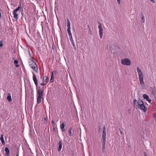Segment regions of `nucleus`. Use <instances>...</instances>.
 Instances as JSON below:
<instances>
[{"label":"nucleus","mask_w":156,"mask_h":156,"mask_svg":"<svg viewBox=\"0 0 156 156\" xmlns=\"http://www.w3.org/2000/svg\"><path fill=\"white\" fill-rule=\"evenodd\" d=\"M134 107L136 109H140L143 110L144 112L147 111V108L144 105L143 101L139 100L138 101L136 99L134 100Z\"/></svg>","instance_id":"obj_1"},{"label":"nucleus","mask_w":156,"mask_h":156,"mask_svg":"<svg viewBox=\"0 0 156 156\" xmlns=\"http://www.w3.org/2000/svg\"><path fill=\"white\" fill-rule=\"evenodd\" d=\"M144 156H147L146 152H144Z\"/></svg>","instance_id":"obj_34"},{"label":"nucleus","mask_w":156,"mask_h":156,"mask_svg":"<svg viewBox=\"0 0 156 156\" xmlns=\"http://www.w3.org/2000/svg\"><path fill=\"white\" fill-rule=\"evenodd\" d=\"M46 83H41L40 84V85H41V86H43L45 84H46Z\"/></svg>","instance_id":"obj_32"},{"label":"nucleus","mask_w":156,"mask_h":156,"mask_svg":"<svg viewBox=\"0 0 156 156\" xmlns=\"http://www.w3.org/2000/svg\"><path fill=\"white\" fill-rule=\"evenodd\" d=\"M105 145H102V151L103 153L105 152Z\"/></svg>","instance_id":"obj_20"},{"label":"nucleus","mask_w":156,"mask_h":156,"mask_svg":"<svg viewBox=\"0 0 156 156\" xmlns=\"http://www.w3.org/2000/svg\"><path fill=\"white\" fill-rule=\"evenodd\" d=\"M20 8V7L18 6L17 8L15 9L13 11V17L16 19V20H17L18 19L19 14L20 13L19 10Z\"/></svg>","instance_id":"obj_3"},{"label":"nucleus","mask_w":156,"mask_h":156,"mask_svg":"<svg viewBox=\"0 0 156 156\" xmlns=\"http://www.w3.org/2000/svg\"><path fill=\"white\" fill-rule=\"evenodd\" d=\"M106 133V127L105 126H104L103 128V133Z\"/></svg>","instance_id":"obj_22"},{"label":"nucleus","mask_w":156,"mask_h":156,"mask_svg":"<svg viewBox=\"0 0 156 156\" xmlns=\"http://www.w3.org/2000/svg\"><path fill=\"white\" fill-rule=\"evenodd\" d=\"M42 93H41V92L40 90V102L41 101V96H42Z\"/></svg>","instance_id":"obj_26"},{"label":"nucleus","mask_w":156,"mask_h":156,"mask_svg":"<svg viewBox=\"0 0 156 156\" xmlns=\"http://www.w3.org/2000/svg\"><path fill=\"white\" fill-rule=\"evenodd\" d=\"M137 71L138 73L140 84L142 87H144L145 84L144 82V75L142 72L138 67L137 68Z\"/></svg>","instance_id":"obj_2"},{"label":"nucleus","mask_w":156,"mask_h":156,"mask_svg":"<svg viewBox=\"0 0 156 156\" xmlns=\"http://www.w3.org/2000/svg\"><path fill=\"white\" fill-rule=\"evenodd\" d=\"M0 140L1 141L3 145H4L5 144V142L4 140L3 135L2 134L1 135L0 137Z\"/></svg>","instance_id":"obj_13"},{"label":"nucleus","mask_w":156,"mask_h":156,"mask_svg":"<svg viewBox=\"0 0 156 156\" xmlns=\"http://www.w3.org/2000/svg\"><path fill=\"white\" fill-rule=\"evenodd\" d=\"M106 139L102 138V145H105Z\"/></svg>","instance_id":"obj_23"},{"label":"nucleus","mask_w":156,"mask_h":156,"mask_svg":"<svg viewBox=\"0 0 156 156\" xmlns=\"http://www.w3.org/2000/svg\"><path fill=\"white\" fill-rule=\"evenodd\" d=\"M98 28L99 29V34L100 38H102L103 35V28L102 27L101 24V23H99L98 26Z\"/></svg>","instance_id":"obj_7"},{"label":"nucleus","mask_w":156,"mask_h":156,"mask_svg":"<svg viewBox=\"0 0 156 156\" xmlns=\"http://www.w3.org/2000/svg\"><path fill=\"white\" fill-rule=\"evenodd\" d=\"M7 100L9 101H11L12 100L10 95H8L7 98Z\"/></svg>","instance_id":"obj_17"},{"label":"nucleus","mask_w":156,"mask_h":156,"mask_svg":"<svg viewBox=\"0 0 156 156\" xmlns=\"http://www.w3.org/2000/svg\"><path fill=\"white\" fill-rule=\"evenodd\" d=\"M52 123H54V122L53 121H52L51 122Z\"/></svg>","instance_id":"obj_37"},{"label":"nucleus","mask_w":156,"mask_h":156,"mask_svg":"<svg viewBox=\"0 0 156 156\" xmlns=\"http://www.w3.org/2000/svg\"><path fill=\"white\" fill-rule=\"evenodd\" d=\"M54 72L55 73H57V71H56V70H55V71H53L52 72V73H51V76H54L53 73H54Z\"/></svg>","instance_id":"obj_28"},{"label":"nucleus","mask_w":156,"mask_h":156,"mask_svg":"<svg viewBox=\"0 0 156 156\" xmlns=\"http://www.w3.org/2000/svg\"><path fill=\"white\" fill-rule=\"evenodd\" d=\"M87 27H88V28H89V31H90V27H89V25H88Z\"/></svg>","instance_id":"obj_35"},{"label":"nucleus","mask_w":156,"mask_h":156,"mask_svg":"<svg viewBox=\"0 0 156 156\" xmlns=\"http://www.w3.org/2000/svg\"><path fill=\"white\" fill-rule=\"evenodd\" d=\"M142 20L143 23H144L145 22L144 17L143 14L142 15Z\"/></svg>","instance_id":"obj_25"},{"label":"nucleus","mask_w":156,"mask_h":156,"mask_svg":"<svg viewBox=\"0 0 156 156\" xmlns=\"http://www.w3.org/2000/svg\"><path fill=\"white\" fill-rule=\"evenodd\" d=\"M5 151L6 152L5 155L7 156H9L10 154V151L8 147H6L5 148Z\"/></svg>","instance_id":"obj_12"},{"label":"nucleus","mask_w":156,"mask_h":156,"mask_svg":"<svg viewBox=\"0 0 156 156\" xmlns=\"http://www.w3.org/2000/svg\"><path fill=\"white\" fill-rule=\"evenodd\" d=\"M18 61L17 60H15L14 61V63L15 65V66L16 67H19V65L18 64Z\"/></svg>","instance_id":"obj_14"},{"label":"nucleus","mask_w":156,"mask_h":156,"mask_svg":"<svg viewBox=\"0 0 156 156\" xmlns=\"http://www.w3.org/2000/svg\"><path fill=\"white\" fill-rule=\"evenodd\" d=\"M69 38L70 40V41H71L72 44V45H73V47H74V49L75 50H76V47L75 46V43H74V41L73 40V38L72 36H69Z\"/></svg>","instance_id":"obj_9"},{"label":"nucleus","mask_w":156,"mask_h":156,"mask_svg":"<svg viewBox=\"0 0 156 156\" xmlns=\"http://www.w3.org/2000/svg\"><path fill=\"white\" fill-rule=\"evenodd\" d=\"M150 1L154 3L155 2L154 0H150Z\"/></svg>","instance_id":"obj_31"},{"label":"nucleus","mask_w":156,"mask_h":156,"mask_svg":"<svg viewBox=\"0 0 156 156\" xmlns=\"http://www.w3.org/2000/svg\"><path fill=\"white\" fill-rule=\"evenodd\" d=\"M120 133H121V134H122V132H121V131H120Z\"/></svg>","instance_id":"obj_38"},{"label":"nucleus","mask_w":156,"mask_h":156,"mask_svg":"<svg viewBox=\"0 0 156 156\" xmlns=\"http://www.w3.org/2000/svg\"><path fill=\"white\" fill-rule=\"evenodd\" d=\"M58 151H60L62 148V142L61 141H59L58 143Z\"/></svg>","instance_id":"obj_11"},{"label":"nucleus","mask_w":156,"mask_h":156,"mask_svg":"<svg viewBox=\"0 0 156 156\" xmlns=\"http://www.w3.org/2000/svg\"><path fill=\"white\" fill-rule=\"evenodd\" d=\"M33 80H34V83L36 85V87H37V94H38L37 95V102L38 103V100H39V90H38V89H37L38 85H37V81L36 79V77L34 75L33 76Z\"/></svg>","instance_id":"obj_6"},{"label":"nucleus","mask_w":156,"mask_h":156,"mask_svg":"<svg viewBox=\"0 0 156 156\" xmlns=\"http://www.w3.org/2000/svg\"><path fill=\"white\" fill-rule=\"evenodd\" d=\"M16 156H19V154L18 153H17Z\"/></svg>","instance_id":"obj_36"},{"label":"nucleus","mask_w":156,"mask_h":156,"mask_svg":"<svg viewBox=\"0 0 156 156\" xmlns=\"http://www.w3.org/2000/svg\"><path fill=\"white\" fill-rule=\"evenodd\" d=\"M72 128H70L69 129V135L70 136H72L73 135L72 133Z\"/></svg>","instance_id":"obj_18"},{"label":"nucleus","mask_w":156,"mask_h":156,"mask_svg":"<svg viewBox=\"0 0 156 156\" xmlns=\"http://www.w3.org/2000/svg\"><path fill=\"white\" fill-rule=\"evenodd\" d=\"M54 77V76H51V78L50 80V82H52L53 81Z\"/></svg>","instance_id":"obj_21"},{"label":"nucleus","mask_w":156,"mask_h":156,"mask_svg":"<svg viewBox=\"0 0 156 156\" xmlns=\"http://www.w3.org/2000/svg\"><path fill=\"white\" fill-rule=\"evenodd\" d=\"M153 116L154 119L155 121H156V113H154L153 115Z\"/></svg>","instance_id":"obj_27"},{"label":"nucleus","mask_w":156,"mask_h":156,"mask_svg":"<svg viewBox=\"0 0 156 156\" xmlns=\"http://www.w3.org/2000/svg\"><path fill=\"white\" fill-rule=\"evenodd\" d=\"M143 97L144 99H145L146 101H147L150 103L151 102V100L149 99L148 96L146 94H144L143 95Z\"/></svg>","instance_id":"obj_8"},{"label":"nucleus","mask_w":156,"mask_h":156,"mask_svg":"<svg viewBox=\"0 0 156 156\" xmlns=\"http://www.w3.org/2000/svg\"><path fill=\"white\" fill-rule=\"evenodd\" d=\"M67 27H70V23L69 20L68 19L67 20Z\"/></svg>","instance_id":"obj_19"},{"label":"nucleus","mask_w":156,"mask_h":156,"mask_svg":"<svg viewBox=\"0 0 156 156\" xmlns=\"http://www.w3.org/2000/svg\"><path fill=\"white\" fill-rule=\"evenodd\" d=\"M48 78L46 76H44L43 77V82H45L46 83L47 82V81L48 80Z\"/></svg>","instance_id":"obj_16"},{"label":"nucleus","mask_w":156,"mask_h":156,"mask_svg":"<svg viewBox=\"0 0 156 156\" xmlns=\"http://www.w3.org/2000/svg\"><path fill=\"white\" fill-rule=\"evenodd\" d=\"M121 63L124 65L129 66L131 65V61L127 58H124L121 60Z\"/></svg>","instance_id":"obj_5"},{"label":"nucleus","mask_w":156,"mask_h":156,"mask_svg":"<svg viewBox=\"0 0 156 156\" xmlns=\"http://www.w3.org/2000/svg\"><path fill=\"white\" fill-rule=\"evenodd\" d=\"M47 118H44V121H45L44 122L45 123H46L47 122Z\"/></svg>","instance_id":"obj_29"},{"label":"nucleus","mask_w":156,"mask_h":156,"mask_svg":"<svg viewBox=\"0 0 156 156\" xmlns=\"http://www.w3.org/2000/svg\"><path fill=\"white\" fill-rule=\"evenodd\" d=\"M117 2L118 3V4H119V5H120V0H117Z\"/></svg>","instance_id":"obj_30"},{"label":"nucleus","mask_w":156,"mask_h":156,"mask_svg":"<svg viewBox=\"0 0 156 156\" xmlns=\"http://www.w3.org/2000/svg\"><path fill=\"white\" fill-rule=\"evenodd\" d=\"M106 133H103L102 135V138L106 139Z\"/></svg>","instance_id":"obj_24"},{"label":"nucleus","mask_w":156,"mask_h":156,"mask_svg":"<svg viewBox=\"0 0 156 156\" xmlns=\"http://www.w3.org/2000/svg\"><path fill=\"white\" fill-rule=\"evenodd\" d=\"M67 30L69 36H72V34L71 32V27H67Z\"/></svg>","instance_id":"obj_15"},{"label":"nucleus","mask_w":156,"mask_h":156,"mask_svg":"<svg viewBox=\"0 0 156 156\" xmlns=\"http://www.w3.org/2000/svg\"><path fill=\"white\" fill-rule=\"evenodd\" d=\"M2 45H3L2 44V43L0 42V47H2Z\"/></svg>","instance_id":"obj_33"},{"label":"nucleus","mask_w":156,"mask_h":156,"mask_svg":"<svg viewBox=\"0 0 156 156\" xmlns=\"http://www.w3.org/2000/svg\"><path fill=\"white\" fill-rule=\"evenodd\" d=\"M29 66L35 71L38 72V68L36 63L33 60L30 59L29 62Z\"/></svg>","instance_id":"obj_4"},{"label":"nucleus","mask_w":156,"mask_h":156,"mask_svg":"<svg viewBox=\"0 0 156 156\" xmlns=\"http://www.w3.org/2000/svg\"><path fill=\"white\" fill-rule=\"evenodd\" d=\"M65 125L64 122H62L60 126V128L62 131H65L66 130V129L65 128Z\"/></svg>","instance_id":"obj_10"}]
</instances>
